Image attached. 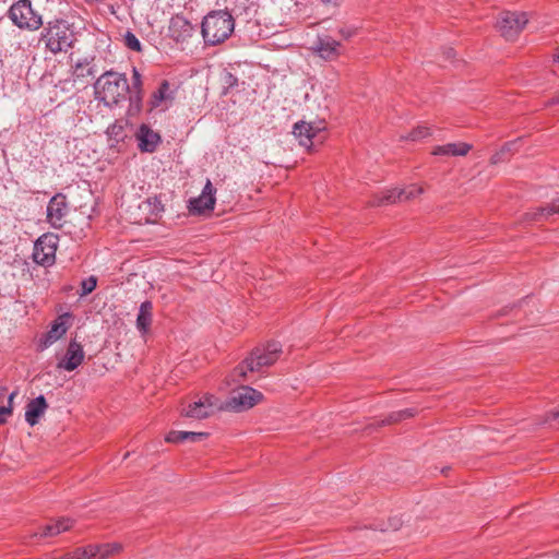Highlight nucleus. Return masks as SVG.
<instances>
[{
	"mask_svg": "<svg viewBox=\"0 0 559 559\" xmlns=\"http://www.w3.org/2000/svg\"><path fill=\"white\" fill-rule=\"evenodd\" d=\"M224 84L226 88H233L238 84V79L233 73L227 72L224 75Z\"/></svg>",
	"mask_w": 559,
	"mask_h": 559,
	"instance_id": "nucleus-39",
	"label": "nucleus"
},
{
	"mask_svg": "<svg viewBox=\"0 0 559 559\" xmlns=\"http://www.w3.org/2000/svg\"><path fill=\"white\" fill-rule=\"evenodd\" d=\"M97 286V277L94 275L88 276L87 278H84L81 282V290L79 293L80 297H84L88 294H91Z\"/></svg>",
	"mask_w": 559,
	"mask_h": 559,
	"instance_id": "nucleus-31",
	"label": "nucleus"
},
{
	"mask_svg": "<svg viewBox=\"0 0 559 559\" xmlns=\"http://www.w3.org/2000/svg\"><path fill=\"white\" fill-rule=\"evenodd\" d=\"M48 404L44 395L31 400L25 408V420L29 426H35L44 415Z\"/></svg>",
	"mask_w": 559,
	"mask_h": 559,
	"instance_id": "nucleus-19",
	"label": "nucleus"
},
{
	"mask_svg": "<svg viewBox=\"0 0 559 559\" xmlns=\"http://www.w3.org/2000/svg\"><path fill=\"white\" fill-rule=\"evenodd\" d=\"M153 319V304L145 300L140 305L139 313L136 317V329L145 334L148 332Z\"/></svg>",
	"mask_w": 559,
	"mask_h": 559,
	"instance_id": "nucleus-23",
	"label": "nucleus"
},
{
	"mask_svg": "<svg viewBox=\"0 0 559 559\" xmlns=\"http://www.w3.org/2000/svg\"><path fill=\"white\" fill-rule=\"evenodd\" d=\"M520 140H516V141H512V142H508L506 143L500 150L507 154V153H511L515 150V146L518 144Z\"/></svg>",
	"mask_w": 559,
	"mask_h": 559,
	"instance_id": "nucleus-42",
	"label": "nucleus"
},
{
	"mask_svg": "<svg viewBox=\"0 0 559 559\" xmlns=\"http://www.w3.org/2000/svg\"><path fill=\"white\" fill-rule=\"evenodd\" d=\"M107 134L111 141L120 142L124 139V126L121 121H116L107 129Z\"/></svg>",
	"mask_w": 559,
	"mask_h": 559,
	"instance_id": "nucleus-30",
	"label": "nucleus"
},
{
	"mask_svg": "<svg viewBox=\"0 0 559 559\" xmlns=\"http://www.w3.org/2000/svg\"><path fill=\"white\" fill-rule=\"evenodd\" d=\"M2 20V17H0V21Z\"/></svg>",
	"mask_w": 559,
	"mask_h": 559,
	"instance_id": "nucleus-48",
	"label": "nucleus"
},
{
	"mask_svg": "<svg viewBox=\"0 0 559 559\" xmlns=\"http://www.w3.org/2000/svg\"><path fill=\"white\" fill-rule=\"evenodd\" d=\"M322 2H324V3H336L337 0H322Z\"/></svg>",
	"mask_w": 559,
	"mask_h": 559,
	"instance_id": "nucleus-47",
	"label": "nucleus"
},
{
	"mask_svg": "<svg viewBox=\"0 0 559 559\" xmlns=\"http://www.w3.org/2000/svg\"><path fill=\"white\" fill-rule=\"evenodd\" d=\"M194 27L183 15L176 14L170 19L168 32L169 36L177 43H183L192 37Z\"/></svg>",
	"mask_w": 559,
	"mask_h": 559,
	"instance_id": "nucleus-17",
	"label": "nucleus"
},
{
	"mask_svg": "<svg viewBox=\"0 0 559 559\" xmlns=\"http://www.w3.org/2000/svg\"><path fill=\"white\" fill-rule=\"evenodd\" d=\"M554 62H559V47L557 48V51L552 56Z\"/></svg>",
	"mask_w": 559,
	"mask_h": 559,
	"instance_id": "nucleus-46",
	"label": "nucleus"
},
{
	"mask_svg": "<svg viewBox=\"0 0 559 559\" xmlns=\"http://www.w3.org/2000/svg\"><path fill=\"white\" fill-rule=\"evenodd\" d=\"M543 424H549L551 427L559 426V411L548 412Z\"/></svg>",
	"mask_w": 559,
	"mask_h": 559,
	"instance_id": "nucleus-37",
	"label": "nucleus"
},
{
	"mask_svg": "<svg viewBox=\"0 0 559 559\" xmlns=\"http://www.w3.org/2000/svg\"><path fill=\"white\" fill-rule=\"evenodd\" d=\"M85 352L81 343L72 338L67 347L64 356L58 361L57 368L66 371L75 370L84 361Z\"/></svg>",
	"mask_w": 559,
	"mask_h": 559,
	"instance_id": "nucleus-13",
	"label": "nucleus"
},
{
	"mask_svg": "<svg viewBox=\"0 0 559 559\" xmlns=\"http://www.w3.org/2000/svg\"><path fill=\"white\" fill-rule=\"evenodd\" d=\"M471 150V144L459 142L438 145L431 153L436 156H465Z\"/></svg>",
	"mask_w": 559,
	"mask_h": 559,
	"instance_id": "nucleus-21",
	"label": "nucleus"
},
{
	"mask_svg": "<svg viewBox=\"0 0 559 559\" xmlns=\"http://www.w3.org/2000/svg\"><path fill=\"white\" fill-rule=\"evenodd\" d=\"M142 85H143L142 76H141L140 72L138 71V69L133 68V70H132V82H131V86L129 85V91L143 92Z\"/></svg>",
	"mask_w": 559,
	"mask_h": 559,
	"instance_id": "nucleus-35",
	"label": "nucleus"
},
{
	"mask_svg": "<svg viewBox=\"0 0 559 559\" xmlns=\"http://www.w3.org/2000/svg\"><path fill=\"white\" fill-rule=\"evenodd\" d=\"M324 129L323 122L314 124L301 121L295 123L293 133L298 139L300 145L310 148L313 145V139L318 138L319 133Z\"/></svg>",
	"mask_w": 559,
	"mask_h": 559,
	"instance_id": "nucleus-15",
	"label": "nucleus"
},
{
	"mask_svg": "<svg viewBox=\"0 0 559 559\" xmlns=\"http://www.w3.org/2000/svg\"><path fill=\"white\" fill-rule=\"evenodd\" d=\"M123 40H124L126 47H128L130 50H133V51H136V52L142 51L141 41L135 36V34H133L132 32L128 31L124 34Z\"/></svg>",
	"mask_w": 559,
	"mask_h": 559,
	"instance_id": "nucleus-32",
	"label": "nucleus"
},
{
	"mask_svg": "<svg viewBox=\"0 0 559 559\" xmlns=\"http://www.w3.org/2000/svg\"><path fill=\"white\" fill-rule=\"evenodd\" d=\"M64 559H93V554L90 551V545L84 548H76L73 552L67 554Z\"/></svg>",
	"mask_w": 559,
	"mask_h": 559,
	"instance_id": "nucleus-34",
	"label": "nucleus"
},
{
	"mask_svg": "<svg viewBox=\"0 0 559 559\" xmlns=\"http://www.w3.org/2000/svg\"><path fill=\"white\" fill-rule=\"evenodd\" d=\"M423 192L424 189L414 183L403 189H392L384 191L379 195H374L373 199L369 202V204L371 206H382L393 204L396 202H404L416 198Z\"/></svg>",
	"mask_w": 559,
	"mask_h": 559,
	"instance_id": "nucleus-8",
	"label": "nucleus"
},
{
	"mask_svg": "<svg viewBox=\"0 0 559 559\" xmlns=\"http://www.w3.org/2000/svg\"><path fill=\"white\" fill-rule=\"evenodd\" d=\"M235 28V20L226 10H216L206 14L201 24L204 43L215 46L230 37Z\"/></svg>",
	"mask_w": 559,
	"mask_h": 559,
	"instance_id": "nucleus-2",
	"label": "nucleus"
},
{
	"mask_svg": "<svg viewBox=\"0 0 559 559\" xmlns=\"http://www.w3.org/2000/svg\"><path fill=\"white\" fill-rule=\"evenodd\" d=\"M402 520L401 518H397V516H394V518H391L389 519V524L388 526L385 527H380V531L382 532H385V531H397L401 526H402Z\"/></svg>",
	"mask_w": 559,
	"mask_h": 559,
	"instance_id": "nucleus-38",
	"label": "nucleus"
},
{
	"mask_svg": "<svg viewBox=\"0 0 559 559\" xmlns=\"http://www.w3.org/2000/svg\"><path fill=\"white\" fill-rule=\"evenodd\" d=\"M528 19L525 12L506 11L500 14L497 21V28L507 40H513L527 24Z\"/></svg>",
	"mask_w": 559,
	"mask_h": 559,
	"instance_id": "nucleus-7",
	"label": "nucleus"
},
{
	"mask_svg": "<svg viewBox=\"0 0 559 559\" xmlns=\"http://www.w3.org/2000/svg\"><path fill=\"white\" fill-rule=\"evenodd\" d=\"M548 105H559V93L548 102Z\"/></svg>",
	"mask_w": 559,
	"mask_h": 559,
	"instance_id": "nucleus-45",
	"label": "nucleus"
},
{
	"mask_svg": "<svg viewBox=\"0 0 559 559\" xmlns=\"http://www.w3.org/2000/svg\"><path fill=\"white\" fill-rule=\"evenodd\" d=\"M121 549V545L114 544H103V545H90V551L93 554V559H106L110 555L119 552Z\"/></svg>",
	"mask_w": 559,
	"mask_h": 559,
	"instance_id": "nucleus-27",
	"label": "nucleus"
},
{
	"mask_svg": "<svg viewBox=\"0 0 559 559\" xmlns=\"http://www.w3.org/2000/svg\"><path fill=\"white\" fill-rule=\"evenodd\" d=\"M59 237L55 234L47 233L41 235L34 243L33 260L41 266H50L56 261V251L58 248Z\"/></svg>",
	"mask_w": 559,
	"mask_h": 559,
	"instance_id": "nucleus-6",
	"label": "nucleus"
},
{
	"mask_svg": "<svg viewBox=\"0 0 559 559\" xmlns=\"http://www.w3.org/2000/svg\"><path fill=\"white\" fill-rule=\"evenodd\" d=\"M338 33L340 35L344 38V39H349L350 37H353L355 34H356V28H352V27H342L338 29Z\"/></svg>",
	"mask_w": 559,
	"mask_h": 559,
	"instance_id": "nucleus-41",
	"label": "nucleus"
},
{
	"mask_svg": "<svg viewBox=\"0 0 559 559\" xmlns=\"http://www.w3.org/2000/svg\"><path fill=\"white\" fill-rule=\"evenodd\" d=\"M128 93H130V105L136 109H140L143 99V92L128 91Z\"/></svg>",
	"mask_w": 559,
	"mask_h": 559,
	"instance_id": "nucleus-36",
	"label": "nucleus"
},
{
	"mask_svg": "<svg viewBox=\"0 0 559 559\" xmlns=\"http://www.w3.org/2000/svg\"><path fill=\"white\" fill-rule=\"evenodd\" d=\"M504 155L506 154L501 150L499 152H496L490 158L491 164H499L503 162Z\"/></svg>",
	"mask_w": 559,
	"mask_h": 559,
	"instance_id": "nucleus-43",
	"label": "nucleus"
},
{
	"mask_svg": "<svg viewBox=\"0 0 559 559\" xmlns=\"http://www.w3.org/2000/svg\"><path fill=\"white\" fill-rule=\"evenodd\" d=\"M8 16L21 29L37 31L43 25L41 15L33 9L31 0L14 2L8 11Z\"/></svg>",
	"mask_w": 559,
	"mask_h": 559,
	"instance_id": "nucleus-5",
	"label": "nucleus"
},
{
	"mask_svg": "<svg viewBox=\"0 0 559 559\" xmlns=\"http://www.w3.org/2000/svg\"><path fill=\"white\" fill-rule=\"evenodd\" d=\"M174 99L175 92L170 88V83L167 80H163L158 88L151 96V109L158 108L163 103L173 102Z\"/></svg>",
	"mask_w": 559,
	"mask_h": 559,
	"instance_id": "nucleus-22",
	"label": "nucleus"
},
{
	"mask_svg": "<svg viewBox=\"0 0 559 559\" xmlns=\"http://www.w3.org/2000/svg\"><path fill=\"white\" fill-rule=\"evenodd\" d=\"M216 189L210 179L206 180L201 194L189 201V211L192 214H203L205 211H212L215 205Z\"/></svg>",
	"mask_w": 559,
	"mask_h": 559,
	"instance_id": "nucleus-14",
	"label": "nucleus"
},
{
	"mask_svg": "<svg viewBox=\"0 0 559 559\" xmlns=\"http://www.w3.org/2000/svg\"><path fill=\"white\" fill-rule=\"evenodd\" d=\"M454 55H455V52H454V49H453V48H447V49L444 50V56H445V58H447V59H451V58H453V57H454Z\"/></svg>",
	"mask_w": 559,
	"mask_h": 559,
	"instance_id": "nucleus-44",
	"label": "nucleus"
},
{
	"mask_svg": "<svg viewBox=\"0 0 559 559\" xmlns=\"http://www.w3.org/2000/svg\"><path fill=\"white\" fill-rule=\"evenodd\" d=\"M94 90L96 99L111 107L126 98L129 83L124 74L106 71L96 80Z\"/></svg>",
	"mask_w": 559,
	"mask_h": 559,
	"instance_id": "nucleus-3",
	"label": "nucleus"
},
{
	"mask_svg": "<svg viewBox=\"0 0 559 559\" xmlns=\"http://www.w3.org/2000/svg\"><path fill=\"white\" fill-rule=\"evenodd\" d=\"M40 40L51 53L57 55L71 48L75 37L67 21L53 20L47 23Z\"/></svg>",
	"mask_w": 559,
	"mask_h": 559,
	"instance_id": "nucleus-4",
	"label": "nucleus"
},
{
	"mask_svg": "<svg viewBox=\"0 0 559 559\" xmlns=\"http://www.w3.org/2000/svg\"><path fill=\"white\" fill-rule=\"evenodd\" d=\"M73 525V521L69 518H61L58 521L45 525L40 532L34 533V536L51 537L68 531Z\"/></svg>",
	"mask_w": 559,
	"mask_h": 559,
	"instance_id": "nucleus-24",
	"label": "nucleus"
},
{
	"mask_svg": "<svg viewBox=\"0 0 559 559\" xmlns=\"http://www.w3.org/2000/svg\"><path fill=\"white\" fill-rule=\"evenodd\" d=\"M140 209L151 216L158 217L164 212V204L158 197L147 198L140 204Z\"/></svg>",
	"mask_w": 559,
	"mask_h": 559,
	"instance_id": "nucleus-28",
	"label": "nucleus"
},
{
	"mask_svg": "<svg viewBox=\"0 0 559 559\" xmlns=\"http://www.w3.org/2000/svg\"><path fill=\"white\" fill-rule=\"evenodd\" d=\"M72 314L64 312L59 314L50 325L49 331L39 340L38 349L44 350L60 340L71 326Z\"/></svg>",
	"mask_w": 559,
	"mask_h": 559,
	"instance_id": "nucleus-11",
	"label": "nucleus"
},
{
	"mask_svg": "<svg viewBox=\"0 0 559 559\" xmlns=\"http://www.w3.org/2000/svg\"><path fill=\"white\" fill-rule=\"evenodd\" d=\"M223 408L221 401L213 394H206L197 402L188 405L182 415L190 418L203 419Z\"/></svg>",
	"mask_w": 559,
	"mask_h": 559,
	"instance_id": "nucleus-10",
	"label": "nucleus"
},
{
	"mask_svg": "<svg viewBox=\"0 0 559 559\" xmlns=\"http://www.w3.org/2000/svg\"><path fill=\"white\" fill-rule=\"evenodd\" d=\"M15 396V392H12L10 395H9V403L12 402L13 397ZM12 413V406L11 404H9V406H0V416L2 415H5V414H11ZM4 423V419L2 417H0V425Z\"/></svg>",
	"mask_w": 559,
	"mask_h": 559,
	"instance_id": "nucleus-40",
	"label": "nucleus"
},
{
	"mask_svg": "<svg viewBox=\"0 0 559 559\" xmlns=\"http://www.w3.org/2000/svg\"><path fill=\"white\" fill-rule=\"evenodd\" d=\"M69 211L67 198L62 193L55 194L47 205V221L53 228H61Z\"/></svg>",
	"mask_w": 559,
	"mask_h": 559,
	"instance_id": "nucleus-12",
	"label": "nucleus"
},
{
	"mask_svg": "<svg viewBox=\"0 0 559 559\" xmlns=\"http://www.w3.org/2000/svg\"><path fill=\"white\" fill-rule=\"evenodd\" d=\"M552 214H559V198L552 200V202L546 206H540L533 212L526 213V218L530 221H540Z\"/></svg>",
	"mask_w": 559,
	"mask_h": 559,
	"instance_id": "nucleus-26",
	"label": "nucleus"
},
{
	"mask_svg": "<svg viewBox=\"0 0 559 559\" xmlns=\"http://www.w3.org/2000/svg\"><path fill=\"white\" fill-rule=\"evenodd\" d=\"M136 140L139 150L146 153L155 152L162 141L159 133L152 130L147 124L140 126Z\"/></svg>",
	"mask_w": 559,
	"mask_h": 559,
	"instance_id": "nucleus-18",
	"label": "nucleus"
},
{
	"mask_svg": "<svg viewBox=\"0 0 559 559\" xmlns=\"http://www.w3.org/2000/svg\"><path fill=\"white\" fill-rule=\"evenodd\" d=\"M416 414V411L414 408H405L402 411L393 412L391 413L385 420L382 423L384 424H393L402 421L406 418H411Z\"/></svg>",
	"mask_w": 559,
	"mask_h": 559,
	"instance_id": "nucleus-29",
	"label": "nucleus"
},
{
	"mask_svg": "<svg viewBox=\"0 0 559 559\" xmlns=\"http://www.w3.org/2000/svg\"><path fill=\"white\" fill-rule=\"evenodd\" d=\"M313 49L326 61L336 60L343 53V45L331 36L318 37Z\"/></svg>",
	"mask_w": 559,
	"mask_h": 559,
	"instance_id": "nucleus-16",
	"label": "nucleus"
},
{
	"mask_svg": "<svg viewBox=\"0 0 559 559\" xmlns=\"http://www.w3.org/2000/svg\"><path fill=\"white\" fill-rule=\"evenodd\" d=\"M209 436L206 432H194V431H169L166 436V441L170 443H182L186 441L198 442L205 439Z\"/></svg>",
	"mask_w": 559,
	"mask_h": 559,
	"instance_id": "nucleus-25",
	"label": "nucleus"
},
{
	"mask_svg": "<svg viewBox=\"0 0 559 559\" xmlns=\"http://www.w3.org/2000/svg\"><path fill=\"white\" fill-rule=\"evenodd\" d=\"M431 134L430 129L426 126H418L415 128L404 139L411 140V141H418L421 139H425Z\"/></svg>",
	"mask_w": 559,
	"mask_h": 559,
	"instance_id": "nucleus-33",
	"label": "nucleus"
},
{
	"mask_svg": "<svg viewBox=\"0 0 559 559\" xmlns=\"http://www.w3.org/2000/svg\"><path fill=\"white\" fill-rule=\"evenodd\" d=\"M96 70L87 58L76 61L72 67V79L74 83L80 82L86 84L88 79L94 78Z\"/></svg>",
	"mask_w": 559,
	"mask_h": 559,
	"instance_id": "nucleus-20",
	"label": "nucleus"
},
{
	"mask_svg": "<svg viewBox=\"0 0 559 559\" xmlns=\"http://www.w3.org/2000/svg\"><path fill=\"white\" fill-rule=\"evenodd\" d=\"M262 399L263 394L261 392L251 386L242 385L233 392L226 406L234 412H243L259 404Z\"/></svg>",
	"mask_w": 559,
	"mask_h": 559,
	"instance_id": "nucleus-9",
	"label": "nucleus"
},
{
	"mask_svg": "<svg viewBox=\"0 0 559 559\" xmlns=\"http://www.w3.org/2000/svg\"><path fill=\"white\" fill-rule=\"evenodd\" d=\"M282 353L278 342H269L263 348H254L250 356L234 368L229 378L234 383L249 380L248 374L274 365Z\"/></svg>",
	"mask_w": 559,
	"mask_h": 559,
	"instance_id": "nucleus-1",
	"label": "nucleus"
}]
</instances>
